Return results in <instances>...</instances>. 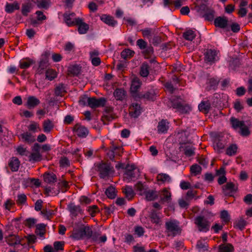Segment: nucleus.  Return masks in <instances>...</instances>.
I'll list each match as a JSON object with an SVG mask.
<instances>
[{"label": "nucleus", "instance_id": "72a5a7b5", "mask_svg": "<svg viewBox=\"0 0 252 252\" xmlns=\"http://www.w3.org/2000/svg\"><path fill=\"white\" fill-rule=\"evenodd\" d=\"M29 157V160L30 162H38L42 159V155L40 153L32 152L30 153Z\"/></svg>", "mask_w": 252, "mask_h": 252}, {"label": "nucleus", "instance_id": "09e8293b", "mask_svg": "<svg viewBox=\"0 0 252 252\" xmlns=\"http://www.w3.org/2000/svg\"><path fill=\"white\" fill-rule=\"evenodd\" d=\"M247 224V222L243 219H240L234 223V227L241 230H243Z\"/></svg>", "mask_w": 252, "mask_h": 252}, {"label": "nucleus", "instance_id": "603ef678", "mask_svg": "<svg viewBox=\"0 0 252 252\" xmlns=\"http://www.w3.org/2000/svg\"><path fill=\"white\" fill-rule=\"evenodd\" d=\"M27 196L24 193L19 194L17 196L16 203L19 205H24L27 202Z\"/></svg>", "mask_w": 252, "mask_h": 252}, {"label": "nucleus", "instance_id": "e2e57ef3", "mask_svg": "<svg viewBox=\"0 0 252 252\" xmlns=\"http://www.w3.org/2000/svg\"><path fill=\"white\" fill-rule=\"evenodd\" d=\"M214 149L218 152H220L221 150L224 149V145L220 140H217L214 145Z\"/></svg>", "mask_w": 252, "mask_h": 252}, {"label": "nucleus", "instance_id": "e433bc0d", "mask_svg": "<svg viewBox=\"0 0 252 252\" xmlns=\"http://www.w3.org/2000/svg\"><path fill=\"white\" fill-rule=\"evenodd\" d=\"M123 193L125 194L128 200L131 199L134 195V191L132 187L126 186L123 190Z\"/></svg>", "mask_w": 252, "mask_h": 252}, {"label": "nucleus", "instance_id": "20e7f679", "mask_svg": "<svg viewBox=\"0 0 252 252\" xmlns=\"http://www.w3.org/2000/svg\"><path fill=\"white\" fill-rule=\"evenodd\" d=\"M139 170L137 169L134 164L129 165L127 164V168L124 174V178L127 182L135 180L139 176Z\"/></svg>", "mask_w": 252, "mask_h": 252}, {"label": "nucleus", "instance_id": "864d4df0", "mask_svg": "<svg viewBox=\"0 0 252 252\" xmlns=\"http://www.w3.org/2000/svg\"><path fill=\"white\" fill-rule=\"evenodd\" d=\"M77 19H72L70 17H64L63 21L68 26L71 27L76 25Z\"/></svg>", "mask_w": 252, "mask_h": 252}, {"label": "nucleus", "instance_id": "412c9836", "mask_svg": "<svg viewBox=\"0 0 252 252\" xmlns=\"http://www.w3.org/2000/svg\"><path fill=\"white\" fill-rule=\"evenodd\" d=\"M40 100L34 96H29L27 98L26 106L29 109H32L40 104Z\"/></svg>", "mask_w": 252, "mask_h": 252}, {"label": "nucleus", "instance_id": "ddd939ff", "mask_svg": "<svg viewBox=\"0 0 252 252\" xmlns=\"http://www.w3.org/2000/svg\"><path fill=\"white\" fill-rule=\"evenodd\" d=\"M223 193L225 195L232 196L236 192L237 187L232 182H228L222 187Z\"/></svg>", "mask_w": 252, "mask_h": 252}, {"label": "nucleus", "instance_id": "bf43d9fd", "mask_svg": "<svg viewBox=\"0 0 252 252\" xmlns=\"http://www.w3.org/2000/svg\"><path fill=\"white\" fill-rule=\"evenodd\" d=\"M40 213L47 220H50V217L54 215V211L47 209H43L41 211Z\"/></svg>", "mask_w": 252, "mask_h": 252}, {"label": "nucleus", "instance_id": "473e14b6", "mask_svg": "<svg viewBox=\"0 0 252 252\" xmlns=\"http://www.w3.org/2000/svg\"><path fill=\"white\" fill-rule=\"evenodd\" d=\"M233 251L234 247L230 244H221L219 246V252H233Z\"/></svg>", "mask_w": 252, "mask_h": 252}, {"label": "nucleus", "instance_id": "dca6fc26", "mask_svg": "<svg viewBox=\"0 0 252 252\" xmlns=\"http://www.w3.org/2000/svg\"><path fill=\"white\" fill-rule=\"evenodd\" d=\"M149 217L151 222L158 225H160L162 222V215L161 213L157 212L155 209L151 210Z\"/></svg>", "mask_w": 252, "mask_h": 252}, {"label": "nucleus", "instance_id": "6ab92c4d", "mask_svg": "<svg viewBox=\"0 0 252 252\" xmlns=\"http://www.w3.org/2000/svg\"><path fill=\"white\" fill-rule=\"evenodd\" d=\"M76 25L78 26V31L80 34H85L89 30V25L83 22V20L79 18L77 19Z\"/></svg>", "mask_w": 252, "mask_h": 252}, {"label": "nucleus", "instance_id": "69168bd1", "mask_svg": "<svg viewBox=\"0 0 252 252\" xmlns=\"http://www.w3.org/2000/svg\"><path fill=\"white\" fill-rule=\"evenodd\" d=\"M240 133L242 136H247L250 134L249 128L245 125V123L240 128Z\"/></svg>", "mask_w": 252, "mask_h": 252}, {"label": "nucleus", "instance_id": "2eb2a0df", "mask_svg": "<svg viewBox=\"0 0 252 252\" xmlns=\"http://www.w3.org/2000/svg\"><path fill=\"white\" fill-rule=\"evenodd\" d=\"M44 55L46 57V58L42 59L40 61L38 67L36 70L37 73L39 74H42L44 70L46 69L49 65L48 61L47 58L50 55V52L49 51H46Z\"/></svg>", "mask_w": 252, "mask_h": 252}, {"label": "nucleus", "instance_id": "4468645a", "mask_svg": "<svg viewBox=\"0 0 252 252\" xmlns=\"http://www.w3.org/2000/svg\"><path fill=\"white\" fill-rule=\"evenodd\" d=\"M106 99L104 97H100L98 99L94 97H91L89 106L92 108L104 107L106 102Z\"/></svg>", "mask_w": 252, "mask_h": 252}, {"label": "nucleus", "instance_id": "f03ea898", "mask_svg": "<svg viewBox=\"0 0 252 252\" xmlns=\"http://www.w3.org/2000/svg\"><path fill=\"white\" fill-rule=\"evenodd\" d=\"M165 228L167 232L170 233L168 236H175L181 232V229L179 226V222L176 220H170L165 222Z\"/></svg>", "mask_w": 252, "mask_h": 252}, {"label": "nucleus", "instance_id": "39448f33", "mask_svg": "<svg viewBox=\"0 0 252 252\" xmlns=\"http://www.w3.org/2000/svg\"><path fill=\"white\" fill-rule=\"evenodd\" d=\"M172 106L176 109L177 111L182 114H186L191 111L190 106L186 104L184 101L181 100H174L172 102Z\"/></svg>", "mask_w": 252, "mask_h": 252}, {"label": "nucleus", "instance_id": "4d7b16f0", "mask_svg": "<svg viewBox=\"0 0 252 252\" xmlns=\"http://www.w3.org/2000/svg\"><path fill=\"white\" fill-rule=\"evenodd\" d=\"M194 148L190 146H186L184 148V154L187 157H191L195 154Z\"/></svg>", "mask_w": 252, "mask_h": 252}, {"label": "nucleus", "instance_id": "6e6d98bb", "mask_svg": "<svg viewBox=\"0 0 252 252\" xmlns=\"http://www.w3.org/2000/svg\"><path fill=\"white\" fill-rule=\"evenodd\" d=\"M208 84H209L210 90H215L219 84V81L214 78H210L208 79Z\"/></svg>", "mask_w": 252, "mask_h": 252}, {"label": "nucleus", "instance_id": "5701e85b", "mask_svg": "<svg viewBox=\"0 0 252 252\" xmlns=\"http://www.w3.org/2000/svg\"><path fill=\"white\" fill-rule=\"evenodd\" d=\"M66 93V87L63 83H60L54 89V94L56 96H63Z\"/></svg>", "mask_w": 252, "mask_h": 252}, {"label": "nucleus", "instance_id": "9d476101", "mask_svg": "<svg viewBox=\"0 0 252 252\" xmlns=\"http://www.w3.org/2000/svg\"><path fill=\"white\" fill-rule=\"evenodd\" d=\"M73 131L78 137L81 138H85L89 134L88 129L79 124H77L74 126Z\"/></svg>", "mask_w": 252, "mask_h": 252}, {"label": "nucleus", "instance_id": "c756f323", "mask_svg": "<svg viewBox=\"0 0 252 252\" xmlns=\"http://www.w3.org/2000/svg\"><path fill=\"white\" fill-rule=\"evenodd\" d=\"M43 177L44 181L49 184L54 183L57 180L56 175L53 173L46 172Z\"/></svg>", "mask_w": 252, "mask_h": 252}, {"label": "nucleus", "instance_id": "f3484780", "mask_svg": "<svg viewBox=\"0 0 252 252\" xmlns=\"http://www.w3.org/2000/svg\"><path fill=\"white\" fill-rule=\"evenodd\" d=\"M129 115L133 118L138 117L141 113L142 108L138 103H132L129 106Z\"/></svg>", "mask_w": 252, "mask_h": 252}, {"label": "nucleus", "instance_id": "2f4dec72", "mask_svg": "<svg viewBox=\"0 0 252 252\" xmlns=\"http://www.w3.org/2000/svg\"><path fill=\"white\" fill-rule=\"evenodd\" d=\"M81 70V67L78 65H70L68 68V74L71 76L78 75Z\"/></svg>", "mask_w": 252, "mask_h": 252}, {"label": "nucleus", "instance_id": "6e6552de", "mask_svg": "<svg viewBox=\"0 0 252 252\" xmlns=\"http://www.w3.org/2000/svg\"><path fill=\"white\" fill-rule=\"evenodd\" d=\"M141 85V82L137 77L134 78L131 81L130 89V93L132 96L135 99H137V97L140 94V93L138 92V90L140 88Z\"/></svg>", "mask_w": 252, "mask_h": 252}, {"label": "nucleus", "instance_id": "7c9ffc66", "mask_svg": "<svg viewBox=\"0 0 252 252\" xmlns=\"http://www.w3.org/2000/svg\"><path fill=\"white\" fill-rule=\"evenodd\" d=\"M211 104L209 101H203L198 105L200 111L208 113L210 109Z\"/></svg>", "mask_w": 252, "mask_h": 252}, {"label": "nucleus", "instance_id": "052dcab7", "mask_svg": "<svg viewBox=\"0 0 252 252\" xmlns=\"http://www.w3.org/2000/svg\"><path fill=\"white\" fill-rule=\"evenodd\" d=\"M16 150L18 153L22 156H28L30 154V152L22 146H18Z\"/></svg>", "mask_w": 252, "mask_h": 252}, {"label": "nucleus", "instance_id": "393cba45", "mask_svg": "<svg viewBox=\"0 0 252 252\" xmlns=\"http://www.w3.org/2000/svg\"><path fill=\"white\" fill-rule=\"evenodd\" d=\"M20 9V4L17 1H14L13 3H6L5 6V11L8 13H12L15 10H19Z\"/></svg>", "mask_w": 252, "mask_h": 252}, {"label": "nucleus", "instance_id": "bb28decb", "mask_svg": "<svg viewBox=\"0 0 252 252\" xmlns=\"http://www.w3.org/2000/svg\"><path fill=\"white\" fill-rule=\"evenodd\" d=\"M67 208L72 216L74 217H76L79 213H81L82 212L79 206L75 205L73 203L68 204Z\"/></svg>", "mask_w": 252, "mask_h": 252}, {"label": "nucleus", "instance_id": "a211bd4d", "mask_svg": "<svg viewBox=\"0 0 252 252\" xmlns=\"http://www.w3.org/2000/svg\"><path fill=\"white\" fill-rule=\"evenodd\" d=\"M196 9L200 14H203V16H214L215 14V11L213 10L209 9L207 5L204 3L196 6Z\"/></svg>", "mask_w": 252, "mask_h": 252}, {"label": "nucleus", "instance_id": "0e129e2a", "mask_svg": "<svg viewBox=\"0 0 252 252\" xmlns=\"http://www.w3.org/2000/svg\"><path fill=\"white\" fill-rule=\"evenodd\" d=\"M234 108L237 112H240L242 110L244 109V107L242 104L241 103L239 99L236 100L233 102Z\"/></svg>", "mask_w": 252, "mask_h": 252}, {"label": "nucleus", "instance_id": "0eeeda50", "mask_svg": "<svg viewBox=\"0 0 252 252\" xmlns=\"http://www.w3.org/2000/svg\"><path fill=\"white\" fill-rule=\"evenodd\" d=\"M219 51L215 49H207L204 53L205 61L210 64L219 60Z\"/></svg>", "mask_w": 252, "mask_h": 252}, {"label": "nucleus", "instance_id": "79ce46f5", "mask_svg": "<svg viewBox=\"0 0 252 252\" xmlns=\"http://www.w3.org/2000/svg\"><path fill=\"white\" fill-rule=\"evenodd\" d=\"M157 178L158 181L161 182L162 183H169L171 181L170 177L168 175L164 173L158 174Z\"/></svg>", "mask_w": 252, "mask_h": 252}, {"label": "nucleus", "instance_id": "58836bf2", "mask_svg": "<svg viewBox=\"0 0 252 252\" xmlns=\"http://www.w3.org/2000/svg\"><path fill=\"white\" fill-rule=\"evenodd\" d=\"M150 66L147 63H144L141 66L140 74L143 77H147L149 74Z\"/></svg>", "mask_w": 252, "mask_h": 252}, {"label": "nucleus", "instance_id": "f8f14e48", "mask_svg": "<svg viewBox=\"0 0 252 252\" xmlns=\"http://www.w3.org/2000/svg\"><path fill=\"white\" fill-rule=\"evenodd\" d=\"M47 17H29L26 20V23L29 26L33 27H37L43 23V21L46 19Z\"/></svg>", "mask_w": 252, "mask_h": 252}, {"label": "nucleus", "instance_id": "aec40b11", "mask_svg": "<svg viewBox=\"0 0 252 252\" xmlns=\"http://www.w3.org/2000/svg\"><path fill=\"white\" fill-rule=\"evenodd\" d=\"M5 241L9 246H15L21 244V239L18 235L13 234H9L5 237Z\"/></svg>", "mask_w": 252, "mask_h": 252}, {"label": "nucleus", "instance_id": "c03bdc74", "mask_svg": "<svg viewBox=\"0 0 252 252\" xmlns=\"http://www.w3.org/2000/svg\"><path fill=\"white\" fill-rule=\"evenodd\" d=\"M134 54V52L129 49L123 50L121 53V57L124 59H127L132 57Z\"/></svg>", "mask_w": 252, "mask_h": 252}, {"label": "nucleus", "instance_id": "5fc2aeb1", "mask_svg": "<svg viewBox=\"0 0 252 252\" xmlns=\"http://www.w3.org/2000/svg\"><path fill=\"white\" fill-rule=\"evenodd\" d=\"M90 100H91V97H88L87 95H83L80 97L79 103L80 105L82 106H85L86 105L89 106L90 103Z\"/></svg>", "mask_w": 252, "mask_h": 252}, {"label": "nucleus", "instance_id": "3c124183", "mask_svg": "<svg viewBox=\"0 0 252 252\" xmlns=\"http://www.w3.org/2000/svg\"><path fill=\"white\" fill-rule=\"evenodd\" d=\"M190 170L191 173L194 175H197L201 173L202 168L197 164H194L190 166Z\"/></svg>", "mask_w": 252, "mask_h": 252}, {"label": "nucleus", "instance_id": "ea45409f", "mask_svg": "<svg viewBox=\"0 0 252 252\" xmlns=\"http://www.w3.org/2000/svg\"><path fill=\"white\" fill-rule=\"evenodd\" d=\"M183 37L187 40L192 41L196 36V34L192 30H188L183 33Z\"/></svg>", "mask_w": 252, "mask_h": 252}, {"label": "nucleus", "instance_id": "774afa93", "mask_svg": "<svg viewBox=\"0 0 252 252\" xmlns=\"http://www.w3.org/2000/svg\"><path fill=\"white\" fill-rule=\"evenodd\" d=\"M231 28V30L235 33L238 32L240 31V26L237 23H229V28Z\"/></svg>", "mask_w": 252, "mask_h": 252}, {"label": "nucleus", "instance_id": "4be33fe9", "mask_svg": "<svg viewBox=\"0 0 252 252\" xmlns=\"http://www.w3.org/2000/svg\"><path fill=\"white\" fill-rule=\"evenodd\" d=\"M169 128V123L167 120L162 119L158 122L157 130L158 133H166Z\"/></svg>", "mask_w": 252, "mask_h": 252}, {"label": "nucleus", "instance_id": "a878e982", "mask_svg": "<svg viewBox=\"0 0 252 252\" xmlns=\"http://www.w3.org/2000/svg\"><path fill=\"white\" fill-rule=\"evenodd\" d=\"M20 162L16 157H12L10 158L8 165L12 172L17 171L19 168Z\"/></svg>", "mask_w": 252, "mask_h": 252}, {"label": "nucleus", "instance_id": "a18cd8bd", "mask_svg": "<svg viewBox=\"0 0 252 252\" xmlns=\"http://www.w3.org/2000/svg\"><path fill=\"white\" fill-rule=\"evenodd\" d=\"M238 147L236 144L230 145L226 149V155L232 156L235 155L237 153Z\"/></svg>", "mask_w": 252, "mask_h": 252}, {"label": "nucleus", "instance_id": "680f3d73", "mask_svg": "<svg viewBox=\"0 0 252 252\" xmlns=\"http://www.w3.org/2000/svg\"><path fill=\"white\" fill-rule=\"evenodd\" d=\"M100 235V234L99 232L96 231L93 232L91 229V234L90 236L87 237V239H92L93 241L98 243Z\"/></svg>", "mask_w": 252, "mask_h": 252}, {"label": "nucleus", "instance_id": "49530a36", "mask_svg": "<svg viewBox=\"0 0 252 252\" xmlns=\"http://www.w3.org/2000/svg\"><path fill=\"white\" fill-rule=\"evenodd\" d=\"M105 194L109 198L114 199L116 195L115 188L112 186L108 187L105 191Z\"/></svg>", "mask_w": 252, "mask_h": 252}, {"label": "nucleus", "instance_id": "338daca9", "mask_svg": "<svg viewBox=\"0 0 252 252\" xmlns=\"http://www.w3.org/2000/svg\"><path fill=\"white\" fill-rule=\"evenodd\" d=\"M88 212L90 215L92 217L95 216V214L99 211L98 208L96 205H92L88 207Z\"/></svg>", "mask_w": 252, "mask_h": 252}, {"label": "nucleus", "instance_id": "423d86ee", "mask_svg": "<svg viewBox=\"0 0 252 252\" xmlns=\"http://www.w3.org/2000/svg\"><path fill=\"white\" fill-rule=\"evenodd\" d=\"M97 171L99 173V177L101 179H106L113 172V167L105 163H99L97 166Z\"/></svg>", "mask_w": 252, "mask_h": 252}, {"label": "nucleus", "instance_id": "9b49d317", "mask_svg": "<svg viewBox=\"0 0 252 252\" xmlns=\"http://www.w3.org/2000/svg\"><path fill=\"white\" fill-rule=\"evenodd\" d=\"M214 25L220 29L229 28V21L226 17H217L214 20Z\"/></svg>", "mask_w": 252, "mask_h": 252}, {"label": "nucleus", "instance_id": "cd10ccee", "mask_svg": "<svg viewBox=\"0 0 252 252\" xmlns=\"http://www.w3.org/2000/svg\"><path fill=\"white\" fill-rule=\"evenodd\" d=\"M114 96L118 100H123L126 96V92L122 88H117L114 92Z\"/></svg>", "mask_w": 252, "mask_h": 252}, {"label": "nucleus", "instance_id": "f704fd0d", "mask_svg": "<svg viewBox=\"0 0 252 252\" xmlns=\"http://www.w3.org/2000/svg\"><path fill=\"white\" fill-rule=\"evenodd\" d=\"M53 127L54 125L50 119H47L43 123V131L46 133L50 132Z\"/></svg>", "mask_w": 252, "mask_h": 252}, {"label": "nucleus", "instance_id": "c9c22d12", "mask_svg": "<svg viewBox=\"0 0 252 252\" xmlns=\"http://www.w3.org/2000/svg\"><path fill=\"white\" fill-rule=\"evenodd\" d=\"M146 198L148 201L155 200L158 197V194L154 190H148L144 191Z\"/></svg>", "mask_w": 252, "mask_h": 252}, {"label": "nucleus", "instance_id": "37998d69", "mask_svg": "<svg viewBox=\"0 0 252 252\" xmlns=\"http://www.w3.org/2000/svg\"><path fill=\"white\" fill-rule=\"evenodd\" d=\"M230 122L232 127L234 129H236L238 127L240 128L242 126H243L244 124V121H239L238 119L235 118L234 117L231 118Z\"/></svg>", "mask_w": 252, "mask_h": 252}, {"label": "nucleus", "instance_id": "13d9d810", "mask_svg": "<svg viewBox=\"0 0 252 252\" xmlns=\"http://www.w3.org/2000/svg\"><path fill=\"white\" fill-rule=\"evenodd\" d=\"M32 60H28V61H22L20 62V67L22 69H26L29 68L33 63Z\"/></svg>", "mask_w": 252, "mask_h": 252}, {"label": "nucleus", "instance_id": "b1692460", "mask_svg": "<svg viewBox=\"0 0 252 252\" xmlns=\"http://www.w3.org/2000/svg\"><path fill=\"white\" fill-rule=\"evenodd\" d=\"M20 138L22 139L23 142L29 144H32L35 141V136L28 132H24L21 134Z\"/></svg>", "mask_w": 252, "mask_h": 252}, {"label": "nucleus", "instance_id": "a19ab883", "mask_svg": "<svg viewBox=\"0 0 252 252\" xmlns=\"http://www.w3.org/2000/svg\"><path fill=\"white\" fill-rule=\"evenodd\" d=\"M171 200V193L167 189H164L163 190L162 196L160 198V201L162 203L165 202H169Z\"/></svg>", "mask_w": 252, "mask_h": 252}, {"label": "nucleus", "instance_id": "8fccbe9b", "mask_svg": "<svg viewBox=\"0 0 252 252\" xmlns=\"http://www.w3.org/2000/svg\"><path fill=\"white\" fill-rule=\"evenodd\" d=\"M143 52L144 57L146 59L151 58L154 54V48L152 46L147 47Z\"/></svg>", "mask_w": 252, "mask_h": 252}, {"label": "nucleus", "instance_id": "de8ad7c7", "mask_svg": "<svg viewBox=\"0 0 252 252\" xmlns=\"http://www.w3.org/2000/svg\"><path fill=\"white\" fill-rule=\"evenodd\" d=\"M57 77L56 72L53 69H48L46 70V78L52 81Z\"/></svg>", "mask_w": 252, "mask_h": 252}, {"label": "nucleus", "instance_id": "1a4fd4ad", "mask_svg": "<svg viewBox=\"0 0 252 252\" xmlns=\"http://www.w3.org/2000/svg\"><path fill=\"white\" fill-rule=\"evenodd\" d=\"M157 94L154 89H150L145 92L140 93L137 99H144L149 101H154L156 98Z\"/></svg>", "mask_w": 252, "mask_h": 252}, {"label": "nucleus", "instance_id": "7ed1b4c3", "mask_svg": "<svg viewBox=\"0 0 252 252\" xmlns=\"http://www.w3.org/2000/svg\"><path fill=\"white\" fill-rule=\"evenodd\" d=\"M194 223L197 226L199 231L206 232L209 230L210 222L204 216L196 217L194 219Z\"/></svg>", "mask_w": 252, "mask_h": 252}, {"label": "nucleus", "instance_id": "f257e3e1", "mask_svg": "<svg viewBox=\"0 0 252 252\" xmlns=\"http://www.w3.org/2000/svg\"><path fill=\"white\" fill-rule=\"evenodd\" d=\"M91 234V228L88 226H82L79 228H74L71 237L74 240H78L84 238H87Z\"/></svg>", "mask_w": 252, "mask_h": 252}, {"label": "nucleus", "instance_id": "4c0bfd02", "mask_svg": "<svg viewBox=\"0 0 252 252\" xmlns=\"http://www.w3.org/2000/svg\"><path fill=\"white\" fill-rule=\"evenodd\" d=\"M101 20L108 26L114 27L117 22L114 19L113 17H100Z\"/></svg>", "mask_w": 252, "mask_h": 252}, {"label": "nucleus", "instance_id": "c85d7f7f", "mask_svg": "<svg viewBox=\"0 0 252 252\" xmlns=\"http://www.w3.org/2000/svg\"><path fill=\"white\" fill-rule=\"evenodd\" d=\"M34 5L32 2H27L22 4L21 12L23 15H27L32 11Z\"/></svg>", "mask_w": 252, "mask_h": 252}]
</instances>
